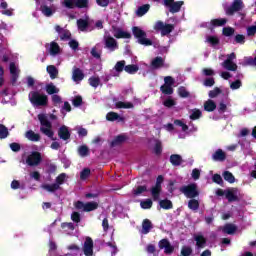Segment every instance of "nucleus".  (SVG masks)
Instances as JSON below:
<instances>
[{"label":"nucleus","mask_w":256,"mask_h":256,"mask_svg":"<svg viewBox=\"0 0 256 256\" xmlns=\"http://www.w3.org/2000/svg\"><path fill=\"white\" fill-rule=\"evenodd\" d=\"M91 54L93 57H96V59H99L101 57V46L97 44L91 51Z\"/></svg>","instance_id":"47"},{"label":"nucleus","mask_w":256,"mask_h":256,"mask_svg":"<svg viewBox=\"0 0 256 256\" xmlns=\"http://www.w3.org/2000/svg\"><path fill=\"white\" fill-rule=\"evenodd\" d=\"M223 177L225 179V181H228V183H235V176H233V174L229 171H225L223 173Z\"/></svg>","instance_id":"45"},{"label":"nucleus","mask_w":256,"mask_h":256,"mask_svg":"<svg viewBox=\"0 0 256 256\" xmlns=\"http://www.w3.org/2000/svg\"><path fill=\"white\" fill-rule=\"evenodd\" d=\"M89 85H91V87H94V89H97V87H99V85H101V79L99 78V76L90 77Z\"/></svg>","instance_id":"35"},{"label":"nucleus","mask_w":256,"mask_h":256,"mask_svg":"<svg viewBox=\"0 0 256 256\" xmlns=\"http://www.w3.org/2000/svg\"><path fill=\"white\" fill-rule=\"evenodd\" d=\"M41 153L39 152H32L31 154L28 155L26 159L27 165L30 167H37L39 163H41Z\"/></svg>","instance_id":"10"},{"label":"nucleus","mask_w":256,"mask_h":256,"mask_svg":"<svg viewBox=\"0 0 256 256\" xmlns=\"http://www.w3.org/2000/svg\"><path fill=\"white\" fill-rule=\"evenodd\" d=\"M188 207L189 209H191L192 211H197V209H199V201L192 199L188 202Z\"/></svg>","instance_id":"46"},{"label":"nucleus","mask_w":256,"mask_h":256,"mask_svg":"<svg viewBox=\"0 0 256 256\" xmlns=\"http://www.w3.org/2000/svg\"><path fill=\"white\" fill-rule=\"evenodd\" d=\"M243 0H234L232 6L226 8V15H233V13H237V11H241L243 9Z\"/></svg>","instance_id":"12"},{"label":"nucleus","mask_w":256,"mask_h":256,"mask_svg":"<svg viewBox=\"0 0 256 256\" xmlns=\"http://www.w3.org/2000/svg\"><path fill=\"white\" fill-rule=\"evenodd\" d=\"M151 231V221L149 220H144L142 223V233L143 235H147Z\"/></svg>","instance_id":"37"},{"label":"nucleus","mask_w":256,"mask_h":256,"mask_svg":"<svg viewBox=\"0 0 256 256\" xmlns=\"http://www.w3.org/2000/svg\"><path fill=\"white\" fill-rule=\"evenodd\" d=\"M230 88H231L233 91H235V90H237V89H240V88H241V81H240V80H236V81L232 82V83L230 84Z\"/></svg>","instance_id":"60"},{"label":"nucleus","mask_w":256,"mask_h":256,"mask_svg":"<svg viewBox=\"0 0 256 256\" xmlns=\"http://www.w3.org/2000/svg\"><path fill=\"white\" fill-rule=\"evenodd\" d=\"M154 29L156 31H161V35L165 36V35H169V33H171L173 31V25L165 24L161 21H158V22H156Z\"/></svg>","instance_id":"9"},{"label":"nucleus","mask_w":256,"mask_h":256,"mask_svg":"<svg viewBox=\"0 0 256 256\" xmlns=\"http://www.w3.org/2000/svg\"><path fill=\"white\" fill-rule=\"evenodd\" d=\"M160 91H162L164 95H173V86L164 84L160 87Z\"/></svg>","instance_id":"38"},{"label":"nucleus","mask_w":256,"mask_h":256,"mask_svg":"<svg viewBox=\"0 0 256 256\" xmlns=\"http://www.w3.org/2000/svg\"><path fill=\"white\" fill-rule=\"evenodd\" d=\"M124 71H126V73H129L130 75H133L139 71V66L127 65V66H125Z\"/></svg>","instance_id":"39"},{"label":"nucleus","mask_w":256,"mask_h":256,"mask_svg":"<svg viewBox=\"0 0 256 256\" xmlns=\"http://www.w3.org/2000/svg\"><path fill=\"white\" fill-rule=\"evenodd\" d=\"M178 95H180V97H189V92H187L185 87H180L178 88Z\"/></svg>","instance_id":"61"},{"label":"nucleus","mask_w":256,"mask_h":256,"mask_svg":"<svg viewBox=\"0 0 256 256\" xmlns=\"http://www.w3.org/2000/svg\"><path fill=\"white\" fill-rule=\"evenodd\" d=\"M46 71L51 79H57V75H59V70H57V67L50 65L46 68Z\"/></svg>","instance_id":"24"},{"label":"nucleus","mask_w":256,"mask_h":256,"mask_svg":"<svg viewBox=\"0 0 256 256\" xmlns=\"http://www.w3.org/2000/svg\"><path fill=\"white\" fill-rule=\"evenodd\" d=\"M78 153H79L80 157H87V155H89V148L85 145L80 146L78 148Z\"/></svg>","instance_id":"48"},{"label":"nucleus","mask_w":256,"mask_h":256,"mask_svg":"<svg viewBox=\"0 0 256 256\" xmlns=\"http://www.w3.org/2000/svg\"><path fill=\"white\" fill-rule=\"evenodd\" d=\"M41 11L45 17H51L57 11V8L55 6H42Z\"/></svg>","instance_id":"20"},{"label":"nucleus","mask_w":256,"mask_h":256,"mask_svg":"<svg viewBox=\"0 0 256 256\" xmlns=\"http://www.w3.org/2000/svg\"><path fill=\"white\" fill-rule=\"evenodd\" d=\"M38 120L40 121V125H41L40 126L41 133H43V135H46V137L53 139L55 132H53V125L50 123L49 119H47V115L39 114Z\"/></svg>","instance_id":"2"},{"label":"nucleus","mask_w":256,"mask_h":256,"mask_svg":"<svg viewBox=\"0 0 256 256\" xmlns=\"http://www.w3.org/2000/svg\"><path fill=\"white\" fill-rule=\"evenodd\" d=\"M150 5L149 4H145V5H143V6H140L138 9H137V11H136V15L138 16V17H143V15H145L148 11H149V9H150Z\"/></svg>","instance_id":"34"},{"label":"nucleus","mask_w":256,"mask_h":256,"mask_svg":"<svg viewBox=\"0 0 256 256\" xmlns=\"http://www.w3.org/2000/svg\"><path fill=\"white\" fill-rule=\"evenodd\" d=\"M91 175V170L89 168H85L84 170L81 171L80 173V179L82 181H85Z\"/></svg>","instance_id":"51"},{"label":"nucleus","mask_w":256,"mask_h":256,"mask_svg":"<svg viewBox=\"0 0 256 256\" xmlns=\"http://www.w3.org/2000/svg\"><path fill=\"white\" fill-rule=\"evenodd\" d=\"M194 240L196 241L197 247H199L200 249H203V247H205V243H207L205 237H203V235L200 234L195 235Z\"/></svg>","instance_id":"26"},{"label":"nucleus","mask_w":256,"mask_h":256,"mask_svg":"<svg viewBox=\"0 0 256 256\" xmlns=\"http://www.w3.org/2000/svg\"><path fill=\"white\" fill-rule=\"evenodd\" d=\"M256 33V24L254 26H250L247 29V35L251 36V35H255Z\"/></svg>","instance_id":"64"},{"label":"nucleus","mask_w":256,"mask_h":256,"mask_svg":"<svg viewBox=\"0 0 256 256\" xmlns=\"http://www.w3.org/2000/svg\"><path fill=\"white\" fill-rule=\"evenodd\" d=\"M180 191L188 199H194V197H199V190L197 189V184H195V183L187 185V186H182L180 188Z\"/></svg>","instance_id":"5"},{"label":"nucleus","mask_w":256,"mask_h":256,"mask_svg":"<svg viewBox=\"0 0 256 256\" xmlns=\"http://www.w3.org/2000/svg\"><path fill=\"white\" fill-rule=\"evenodd\" d=\"M58 137L62 139L63 141H67L68 139L71 138V132H69V127L67 126H62L58 130Z\"/></svg>","instance_id":"17"},{"label":"nucleus","mask_w":256,"mask_h":256,"mask_svg":"<svg viewBox=\"0 0 256 256\" xmlns=\"http://www.w3.org/2000/svg\"><path fill=\"white\" fill-rule=\"evenodd\" d=\"M140 207L142 209H151L153 207V201L151 199H146L140 202Z\"/></svg>","instance_id":"44"},{"label":"nucleus","mask_w":256,"mask_h":256,"mask_svg":"<svg viewBox=\"0 0 256 256\" xmlns=\"http://www.w3.org/2000/svg\"><path fill=\"white\" fill-rule=\"evenodd\" d=\"M170 163H172L174 166H179L181 163H183V158H181V155L179 154H173L170 156Z\"/></svg>","instance_id":"31"},{"label":"nucleus","mask_w":256,"mask_h":256,"mask_svg":"<svg viewBox=\"0 0 256 256\" xmlns=\"http://www.w3.org/2000/svg\"><path fill=\"white\" fill-rule=\"evenodd\" d=\"M117 109H133V103L118 101L115 103Z\"/></svg>","instance_id":"32"},{"label":"nucleus","mask_w":256,"mask_h":256,"mask_svg":"<svg viewBox=\"0 0 256 256\" xmlns=\"http://www.w3.org/2000/svg\"><path fill=\"white\" fill-rule=\"evenodd\" d=\"M220 93H221V89L215 88L214 90L209 92V97L211 99H215V97H217V95H219Z\"/></svg>","instance_id":"63"},{"label":"nucleus","mask_w":256,"mask_h":256,"mask_svg":"<svg viewBox=\"0 0 256 256\" xmlns=\"http://www.w3.org/2000/svg\"><path fill=\"white\" fill-rule=\"evenodd\" d=\"M225 23H227V19L220 18V19L211 20L210 25H212V27H223Z\"/></svg>","instance_id":"36"},{"label":"nucleus","mask_w":256,"mask_h":256,"mask_svg":"<svg viewBox=\"0 0 256 256\" xmlns=\"http://www.w3.org/2000/svg\"><path fill=\"white\" fill-rule=\"evenodd\" d=\"M223 233H227V235H233L235 231H237V226L233 224H226L222 228Z\"/></svg>","instance_id":"27"},{"label":"nucleus","mask_w":256,"mask_h":256,"mask_svg":"<svg viewBox=\"0 0 256 256\" xmlns=\"http://www.w3.org/2000/svg\"><path fill=\"white\" fill-rule=\"evenodd\" d=\"M83 251L85 256H93V240L90 237L86 238Z\"/></svg>","instance_id":"14"},{"label":"nucleus","mask_w":256,"mask_h":256,"mask_svg":"<svg viewBox=\"0 0 256 256\" xmlns=\"http://www.w3.org/2000/svg\"><path fill=\"white\" fill-rule=\"evenodd\" d=\"M161 151H162L161 141L155 140L154 141V153H156V155H160Z\"/></svg>","instance_id":"53"},{"label":"nucleus","mask_w":256,"mask_h":256,"mask_svg":"<svg viewBox=\"0 0 256 256\" xmlns=\"http://www.w3.org/2000/svg\"><path fill=\"white\" fill-rule=\"evenodd\" d=\"M215 109H217V105L213 100H208L204 103L205 111L211 112V111H215Z\"/></svg>","instance_id":"33"},{"label":"nucleus","mask_w":256,"mask_h":256,"mask_svg":"<svg viewBox=\"0 0 256 256\" xmlns=\"http://www.w3.org/2000/svg\"><path fill=\"white\" fill-rule=\"evenodd\" d=\"M191 253H193V250L191 249V247H189V246L182 247V250H181L182 256H189V255H191Z\"/></svg>","instance_id":"56"},{"label":"nucleus","mask_w":256,"mask_h":256,"mask_svg":"<svg viewBox=\"0 0 256 256\" xmlns=\"http://www.w3.org/2000/svg\"><path fill=\"white\" fill-rule=\"evenodd\" d=\"M132 32L134 37L137 38V41L140 45H145V47H149L150 45H153V42L149 38H147V33L143 31L140 27H133Z\"/></svg>","instance_id":"4"},{"label":"nucleus","mask_w":256,"mask_h":256,"mask_svg":"<svg viewBox=\"0 0 256 256\" xmlns=\"http://www.w3.org/2000/svg\"><path fill=\"white\" fill-rule=\"evenodd\" d=\"M106 119H107V121H117V119H119V114H117L115 112H109L106 115Z\"/></svg>","instance_id":"52"},{"label":"nucleus","mask_w":256,"mask_h":256,"mask_svg":"<svg viewBox=\"0 0 256 256\" xmlns=\"http://www.w3.org/2000/svg\"><path fill=\"white\" fill-rule=\"evenodd\" d=\"M46 89V93H48V95H57V93H59V88H57V86H55V84L53 83H49L46 85L45 87Z\"/></svg>","instance_id":"23"},{"label":"nucleus","mask_w":256,"mask_h":256,"mask_svg":"<svg viewBox=\"0 0 256 256\" xmlns=\"http://www.w3.org/2000/svg\"><path fill=\"white\" fill-rule=\"evenodd\" d=\"M55 30L57 31V33H59L60 39L62 40L69 39V37H71V32L63 30L61 26H56Z\"/></svg>","instance_id":"22"},{"label":"nucleus","mask_w":256,"mask_h":256,"mask_svg":"<svg viewBox=\"0 0 256 256\" xmlns=\"http://www.w3.org/2000/svg\"><path fill=\"white\" fill-rule=\"evenodd\" d=\"M123 69H125V60L117 62L114 66V70L116 71V73H121Z\"/></svg>","instance_id":"49"},{"label":"nucleus","mask_w":256,"mask_h":256,"mask_svg":"<svg viewBox=\"0 0 256 256\" xmlns=\"http://www.w3.org/2000/svg\"><path fill=\"white\" fill-rule=\"evenodd\" d=\"M10 73L12 75V80L15 83V81H17V77H19V67H17L15 63L10 64Z\"/></svg>","instance_id":"25"},{"label":"nucleus","mask_w":256,"mask_h":256,"mask_svg":"<svg viewBox=\"0 0 256 256\" xmlns=\"http://www.w3.org/2000/svg\"><path fill=\"white\" fill-rule=\"evenodd\" d=\"M151 193H152V197H153L154 201H158L159 193H161V187L155 185L154 187H152Z\"/></svg>","instance_id":"40"},{"label":"nucleus","mask_w":256,"mask_h":256,"mask_svg":"<svg viewBox=\"0 0 256 256\" xmlns=\"http://www.w3.org/2000/svg\"><path fill=\"white\" fill-rule=\"evenodd\" d=\"M7 135H9V131H7L5 126L0 125V139L7 138Z\"/></svg>","instance_id":"57"},{"label":"nucleus","mask_w":256,"mask_h":256,"mask_svg":"<svg viewBox=\"0 0 256 256\" xmlns=\"http://www.w3.org/2000/svg\"><path fill=\"white\" fill-rule=\"evenodd\" d=\"M29 101L34 107H47L49 98L39 91H32L29 93Z\"/></svg>","instance_id":"1"},{"label":"nucleus","mask_w":256,"mask_h":256,"mask_svg":"<svg viewBox=\"0 0 256 256\" xmlns=\"http://www.w3.org/2000/svg\"><path fill=\"white\" fill-rule=\"evenodd\" d=\"M184 4L185 2L183 1H177V2H175V0L164 1V5L170 8L169 9L170 13H179V11H181V7H183Z\"/></svg>","instance_id":"8"},{"label":"nucleus","mask_w":256,"mask_h":256,"mask_svg":"<svg viewBox=\"0 0 256 256\" xmlns=\"http://www.w3.org/2000/svg\"><path fill=\"white\" fill-rule=\"evenodd\" d=\"M160 207L162 209H171L173 207V203L170 200H161Z\"/></svg>","instance_id":"50"},{"label":"nucleus","mask_w":256,"mask_h":256,"mask_svg":"<svg viewBox=\"0 0 256 256\" xmlns=\"http://www.w3.org/2000/svg\"><path fill=\"white\" fill-rule=\"evenodd\" d=\"M213 159L214 161H223L225 159V152H223V150H217L213 154Z\"/></svg>","instance_id":"41"},{"label":"nucleus","mask_w":256,"mask_h":256,"mask_svg":"<svg viewBox=\"0 0 256 256\" xmlns=\"http://www.w3.org/2000/svg\"><path fill=\"white\" fill-rule=\"evenodd\" d=\"M74 207H76L79 211H95L97 207H99V203L97 202H87L83 203L81 201H77L74 203Z\"/></svg>","instance_id":"6"},{"label":"nucleus","mask_w":256,"mask_h":256,"mask_svg":"<svg viewBox=\"0 0 256 256\" xmlns=\"http://www.w3.org/2000/svg\"><path fill=\"white\" fill-rule=\"evenodd\" d=\"M206 41L210 45H217L219 43V38H217L215 36H208V37H206Z\"/></svg>","instance_id":"55"},{"label":"nucleus","mask_w":256,"mask_h":256,"mask_svg":"<svg viewBox=\"0 0 256 256\" xmlns=\"http://www.w3.org/2000/svg\"><path fill=\"white\" fill-rule=\"evenodd\" d=\"M125 141H127V136L121 134L113 139L111 145L112 147H116V145H121V143H125Z\"/></svg>","instance_id":"28"},{"label":"nucleus","mask_w":256,"mask_h":256,"mask_svg":"<svg viewBox=\"0 0 256 256\" xmlns=\"http://www.w3.org/2000/svg\"><path fill=\"white\" fill-rule=\"evenodd\" d=\"M61 51V48H59V44L55 42L50 43L49 53L50 55H59V52Z\"/></svg>","instance_id":"30"},{"label":"nucleus","mask_w":256,"mask_h":256,"mask_svg":"<svg viewBox=\"0 0 256 256\" xmlns=\"http://www.w3.org/2000/svg\"><path fill=\"white\" fill-rule=\"evenodd\" d=\"M235 53H231L227 56V59L221 64L224 69L227 71H237V64L233 61L236 59Z\"/></svg>","instance_id":"7"},{"label":"nucleus","mask_w":256,"mask_h":256,"mask_svg":"<svg viewBox=\"0 0 256 256\" xmlns=\"http://www.w3.org/2000/svg\"><path fill=\"white\" fill-rule=\"evenodd\" d=\"M77 27L79 31H87V27H89V18L77 20Z\"/></svg>","instance_id":"21"},{"label":"nucleus","mask_w":256,"mask_h":256,"mask_svg":"<svg viewBox=\"0 0 256 256\" xmlns=\"http://www.w3.org/2000/svg\"><path fill=\"white\" fill-rule=\"evenodd\" d=\"M163 105L164 107H175V105H177V102H175V99H173L172 97H168L163 101Z\"/></svg>","instance_id":"43"},{"label":"nucleus","mask_w":256,"mask_h":256,"mask_svg":"<svg viewBox=\"0 0 256 256\" xmlns=\"http://www.w3.org/2000/svg\"><path fill=\"white\" fill-rule=\"evenodd\" d=\"M199 117H201V110H197V109L192 110L190 119L195 120V119H199Z\"/></svg>","instance_id":"58"},{"label":"nucleus","mask_w":256,"mask_h":256,"mask_svg":"<svg viewBox=\"0 0 256 256\" xmlns=\"http://www.w3.org/2000/svg\"><path fill=\"white\" fill-rule=\"evenodd\" d=\"M104 45H105L106 49H108V51H111V52L119 49L117 40H115V38L108 36V35L104 36Z\"/></svg>","instance_id":"11"},{"label":"nucleus","mask_w":256,"mask_h":256,"mask_svg":"<svg viewBox=\"0 0 256 256\" xmlns=\"http://www.w3.org/2000/svg\"><path fill=\"white\" fill-rule=\"evenodd\" d=\"M163 65H165V61L161 57H156L151 62V66L153 67V69H160V67H163Z\"/></svg>","instance_id":"29"},{"label":"nucleus","mask_w":256,"mask_h":256,"mask_svg":"<svg viewBox=\"0 0 256 256\" xmlns=\"http://www.w3.org/2000/svg\"><path fill=\"white\" fill-rule=\"evenodd\" d=\"M174 124L177 126V127H180L182 129V131H187V129H189L188 126H186L185 123H183V121L181 120H175L174 121Z\"/></svg>","instance_id":"59"},{"label":"nucleus","mask_w":256,"mask_h":256,"mask_svg":"<svg viewBox=\"0 0 256 256\" xmlns=\"http://www.w3.org/2000/svg\"><path fill=\"white\" fill-rule=\"evenodd\" d=\"M225 197L228 199V201L233 202V201H239V190L232 188L230 190H227L225 192Z\"/></svg>","instance_id":"16"},{"label":"nucleus","mask_w":256,"mask_h":256,"mask_svg":"<svg viewBox=\"0 0 256 256\" xmlns=\"http://www.w3.org/2000/svg\"><path fill=\"white\" fill-rule=\"evenodd\" d=\"M62 5L67 9H75L77 7L76 0H63Z\"/></svg>","instance_id":"42"},{"label":"nucleus","mask_w":256,"mask_h":256,"mask_svg":"<svg viewBox=\"0 0 256 256\" xmlns=\"http://www.w3.org/2000/svg\"><path fill=\"white\" fill-rule=\"evenodd\" d=\"M67 181V174L61 173L56 178V183L54 184H42L41 189L47 191L48 193H55V191H59L61 189V185Z\"/></svg>","instance_id":"3"},{"label":"nucleus","mask_w":256,"mask_h":256,"mask_svg":"<svg viewBox=\"0 0 256 256\" xmlns=\"http://www.w3.org/2000/svg\"><path fill=\"white\" fill-rule=\"evenodd\" d=\"M164 85L173 86V85H175V80H174L173 77H171V76H166V77L164 78Z\"/></svg>","instance_id":"62"},{"label":"nucleus","mask_w":256,"mask_h":256,"mask_svg":"<svg viewBox=\"0 0 256 256\" xmlns=\"http://www.w3.org/2000/svg\"><path fill=\"white\" fill-rule=\"evenodd\" d=\"M88 5H89V0H76V7H79L80 9L88 7Z\"/></svg>","instance_id":"54"},{"label":"nucleus","mask_w":256,"mask_h":256,"mask_svg":"<svg viewBox=\"0 0 256 256\" xmlns=\"http://www.w3.org/2000/svg\"><path fill=\"white\" fill-rule=\"evenodd\" d=\"M85 75L83 74V71L79 68H73L72 71V79L75 81V83H80V81H83Z\"/></svg>","instance_id":"18"},{"label":"nucleus","mask_w":256,"mask_h":256,"mask_svg":"<svg viewBox=\"0 0 256 256\" xmlns=\"http://www.w3.org/2000/svg\"><path fill=\"white\" fill-rule=\"evenodd\" d=\"M159 248L164 249V253H166L167 255L171 254L175 249L167 239H162L159 242Z\"/></svg>","instance_id":"15"},{"label":"nucleus","mask_w":256,"mask_h":256,"mask_svg":"<svg viewBox=\"0 0 256 256\" xmlns=\"http://www.w3.org/2000/svg\"><path fill=\"white\" fill-rule=\"evenodd\" d=\"M112 34L114 37H116V39H131V34L121 28L113 27Z\"/></svg>","instance_id":"13"},{"label":"nucleus","mask_w":256,"mask_h":256,"mask_svg":"<svg viewBox=\"0 0 256 256\" xmlns=\"http://www.w3.org/2000/svg\"><path fill=\"white\" fill-rule=\"evenodd\" d=\"M25 137L26 139H28V141H33V142L41 141V135L35 133L33 130L27 131L25 133Z\"/></svg>","instance_id":"19"}]
</instances>
